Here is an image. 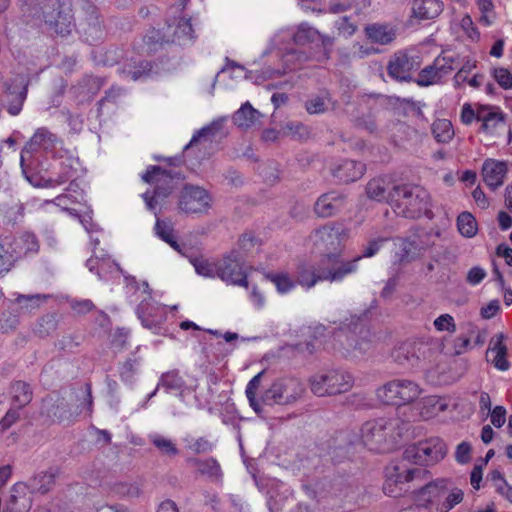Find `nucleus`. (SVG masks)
Wrapping results in <instances>:
<instances>
[{
	"mask_svg": "<svg viewBox=\"0 0 512 512\" xmlns=\"http://www.w3.org/2000/svg\"><path fill=\"white\" fill-rule=\"evenodd\" d=\"M421 59L418 55L399 51L389 60L387 72L390 77L398 81H410L413 71L419 69Z\"/></svg>",
	"mask_w": 512,
	"mask_h": 512,
	"instance_id": "obj_15",
	"label": "nucleus"
},
{
	"mask_svg": "<svg viewBox=\"0 0 512 512\" xmlns=\"http://www.w3.org/2000/svg\"><path fill=\"white\" fill-rule=\"evenodd\" d=\"M452 483L447 478L430 481L416 492L415 500L417 505L421 508H428L429 505H433L437 510L439 503L443 501Z\"/></svg>",
	"mask_w": 512,
	"mask_h": 512,
	"instance_id": "obj_16",
	"label": "nucleus"
},
{
	"mask_svg": "<svg viewBox=\"0 0 512 512\" xmlns=\"http://www.w3.org/2000/svg\"><path fill=\"white\" fill-rule=\"evenodd\" d=\"M324 275V268L322 261L318 266L302 265L298 268L297 280L301 286L307 288L313 287L318 281L326 280L322 278Z\"/></svg>",
	"mask_w": 512,
	"mask_h": 512,
	"instance_id": "obj_31",
	"label": "nucleus"
},
{
	"mask_svg": "<svg viewBox=\"0 0 512 512\" xmlns=\"http://www.w3.org/2000/svg\"><path fill=\"white\" fill-rule=\"evenodd\" d=\"M32 505L31 491L28 485L16 483L10 490V495L6 503L7 512H28Z\"/></svg>",
	"mask_w": 512,
	"mask_h": 512,
	"instance_id": "obj_23",
	"label": "nucleus"
},
{
	"mask_svg": "<svg viewBox=\"0 0 512 512\" xmlns=\"http://www.w3.org/2000/svg\"><path fill=\"white\" fill-rule=\"evenodd\" d=\"M434 68L438 70V74L442 79L446 75H448L452 70L456 67L454 66V59L450 56H438L434 60Z\"/></svg>",
	"mask_w": 512,
	"mask_h": 512,
	"instance_id": "obj_57",
	"label": "nucleus"
},
{
	"mask_svg": "<svg viewBox=\"0 0 512 512\" xmlns=\"http://www.w3.org/2000/svg\"><path fill=\"white\" fill-rule=\"evenodd\" d=\"M360 259L361 257H356L350 261H344L339 256L329 253L322 259L324 268L322 278L329 281H341L357 270V263Z\"/></svg>",
	"mask_w": 512,
	"mask_h": 512,
	"instance_id": "obj_18",
	"label": "nucleus"
},
{
	"mask_svg": "<svg viewBox=\"0 0 512 512\" xmlns=\"http://www.w3.org/2000/svg\"><path fill=\"white\" fill-rule=\"evenodd\" d=\"M264 371H261L259 372L258 374H256L247 384L246 386V390H245V393H246V397L249 401V404L250 406L253 408V410L256 412V413H260L262 411V407H261V400L259 401L257 398H256V392L261 384V379L264 375Z\"/></svg>",
	"mask_w": 512,
	"mask_h": 512,
	"instance_id": "obj_45",
	"label": "nucleus"
},
{
	"mask_svg": "<svg viewBox=\"0 0 512 512\" xmlns=\"http://www.w3.org/2000/svg\"><path fill=\"white\" fill-rule=\"evenodd\" d=\"M365 172V165L362 162L344 159L331 168V173L339 183L348 184L360 179Z\"/></svg>",
	"mask_w": 512,
	"mask_h": 512,
	"instance_id": "obj_22",
	"label": "nucleus"
},
{
	"mask_svg": "<svg viewBox=\"0 0 512 512\" xmlns=\"http://www.w3.org/2000/svg\"><path fill=\"white\" fill-rule=\"evenodd\" d=\"M430 355L431 347L424 341H406L398 345L392 352L393 360L404 367L418 366Z\"/></svg>",
	"mask_w": 512,
	"mask_h": 512,
	"instance_id": "obj_13",
	"label": "nucleus"
},
{
	"mask_svg": "<svg viewBox=\"0 0 512 512\" xmlns=\"http://www.w3.org/2000/svg\"><path fill=\"white\" fill-rule=\"evenodd\" d=\"M215 444L206 437H199L189 442L187 448L195 454L209 453Z\"/></svg>",
	"mask_w": 512,
	"mask_h": 512,
	"instance_id": "obj_56",
	"label": "nucleus"
},
{
	"mask_svg": "<svg viewBox=\"0 0 512 512\" xmlns=\"http://www.w3.org/2000/svg\"><path fill=\"white\" fill-rule=\"evenodd\" d=\"M389 184L383 178L371 179L366 185V195L369 199L378 202L387 201L390 204Z\"/></svg>",
	"mask_w": 512,
	"mask_h": 512,
	"instance_id": "obj_38",
	"label": "nucleus"
},
{
	"mask_svg": "<svg viewBox=\"0 0 512 512\" xmlns=\"http://www.w3.org/2000/svg\"><path fill=\"white\" fill-rule=\"evenodd\" d=\"M154 230L161 240L169 244L174 250L183 256H187L185 245H181L176 241L174 228L171 223L157 219Z\"/></svg>",
	"mask_w": 512,
	"mask_h": 512,
	"instance_id": "obj_32",
	"label": "nucleus"
},
{
	"mask_svg": "<svg viewBox=\"0 0 512 512\" xmlns=\"http://www.w3.org/2000/svg\"><path fill=\"white\" fill-rule=\"evenodd\" d=\"M181 179L182 176L180 173L165 170L160 166H150L146 173L142 175L144 182L154 186L152 193L146 191L142 194L147 209L155 211L157 206L171 195Z\"/></svg>",
	"mask_w": 512,
	"mask_h": 512,
	"instance_id": "obj_4",
	"label": "nucleus"
},
{
	"mask_svg": "<svg viewBox=\"0 0 512 512\" xmlns=\"http://www.w3.org/2000/svg\"><path fill=\"white\" fill-rule=\"evenodd\" d=\"M433 325L435 329L439 332L447 331L450 333H454L456 331V324L454 318L450 314L440 315L434 320Z\"/></svg>",
	"mask_w": 512,
	"mask_h": 512,
	"instance_id": "obj_59",
	"label": "nucleus"
},
{
	"mask_svg": "<svg viewBox=\"0 0 512 512\" xmlns=\"http://www.w3.org/2000/svg\"><path fill=\"white\" fill-rule=\"evenodd\" d=\"M336 340L345 356L358 358L371 348L370 332L364 326H355L354 331L340 330Z\"/></svg>",
	"mask_w": 512,
	"mask_h": 512,
	"instance_id": "obj_10",
	"label": "nucleus"
},
{
	"mask_svg": "<svg viewBox=\"0 0 512 512\" xmlns=\"http://www.w3.org/2000/svg\"><path fill=\"white\" fill-rule=\"evenodd\" d=\"M23 16L44 22L57 34L71 30L70 7L66 0H21Z\"/></svg>",
	"mask_w": 512,
	"mask_h": 512,
	"instance_id": "obj_1",
	"label": "nucleus"
},
{
	"mask_svg": "<svg viewBox=\"0 0 512 512\" xmlns=\"http://www.w3.org/2000/svg\"><path fill=\"white\" fill-rule=\"evenodd\" d=\"M60 143L61 140L59 139V137L56 134L52 133L49 129H47L46 127L38 128L33 134V136L30 138L29 142L26 143L21 152L20 163L23 173L27 175L25 166L27 154L38 150L51 152ZM26 178L32 183L29 176H26Z\"/></svg>",
	"mask_w": 512,
	"mask_h": 512,
	"instance_id": "obj_14",
	"label": "nucleus"
},
{
	"mask_svg": "<svg viewBox=\"0 0 512 512\" xmlns=\"http://www.w3.org/2000/svg\"><path fill=\"white\" fill-rule=\"evenodd\" d=\"M78 160L74 158H66L60 163V170L54 179H49L51 185H61L67 181L73 180L77 175Z\"/></svg>",
	"mask_w": 512,
	"mask_h": 512,
	"instance_id": "obj_43",
	"label": "nucleus"
},
{
	"mask_svg": "<svg viewBox=\"0 0 512 512\" xmlns=\"http://www.w3.org/2000/svg\"><path fill=\"white\" fill-rule=\"evenodd\" d=\"M2 97L7 104V111L10 115H18L27 97L28 83L25 77L17 74L11 78L2 79Z\"/></svg>",
	"mask_w": 512,
	"mask_h": 512,
	"instance_id": "obj_11",
	"label": "nucleus"
},
{
	"mask_svg": "<svg viewBox=\"0 0 512 512\" xmlns=\"http://www.w3.org/2000/svg\"><path fill=\"white\" fill-rule=\"evenodd\" d=\"M57 471L49 470L36 474L29 482V490L45 494L55 485Z\"/></svg>",
	"mask_w": 512,
	"mask_h": 512,
	"instance_id": "obj_36",
	"label": "nucleus"
},
{
	"mask_svg": "<svg viewBox=\"0 0 512 512\" xmlns=\"http://www.w3.org/2000/svg\"><path fill=\"white\" fill-rule=\"evenodd\" d=\"M313 237L317 246L326 251H334L348 237V230L342 224L331 222L316 229Z\"/></svg>",
	"mask_w": 512,
	"mask_h": 512,
	"instance_id": "obj_17",
	"label": "nucleus"
},
{
	"mask_svg": "<svg viewBox=\"0 0 512 512\" xmlns=\"http://www.w3.org/2000/svg\"><path fill=\"white\" fill-rule=\"evenodd\" d=\"M441 81L440 75L438 74V70L434 68V62L431 65L423 68L419 73L415 80V82L422 87H426L429 85L436 84Z\"/></svg>",
	"mask_w": 512,
	"mask_h": 512,
	"instance_id": "obj_51",
	"label": "nucleus"
},
{
	"mask_svg": "<svg viewBox=\"0 0 512 512\" xmlns=\"http://www.w3.org/2000/svg\"><path fill=\"white\" fill-rule=\"evenodd\" d=\"M353 384V376L342 369L323 370L309 378L310 389L318 397L345 393Z\"/></svg>",
	"mask_w": 512,
	"mask_h": 512,
	"instance_id": "obj_5",
	"label": "nucleus"
},
{
	"mask_svg": "<svg viewBox=\"0 0 512 512\" xmlns=\"http://www.w3.org/2000/svg\"><path fill=\"white\" fill-rule=\"evenodd\" d=\"M12 405L21 409L28 405L33 397L30 385L23 381H16L11 386Z\"/></svg>",
	"mask_w": 512,
	"mask_h": 512,
	"instance_id": "obj_39",
	"label": "nucleus"
},
{
	"mask_svg": "<svg viewBox=\"0 0 512 512\" xmlns=\"http://www.w3.org/2000/svg\"><path fill=\"white\" fill-rule=\"evenodd\" d=\"M390 205L397 215L415 219L429 211V192L419 185H395L390 190Z\"/></svg>",
	"mask_w": 512,
	"mask_h": 512,
	"instance_id": "obj_3",
	"label": "nucleus"
},
{
	"mask_svg": "<svg viewBox=\"0 0 512 512\" xmlns=\"http://www.w3.org/2000/svg\"><path fill=\"white\" fill-rule=\"evenodd\" d=\"M152 65L148 61H141L138 65L133 68H125L123 69V73L127 76H130L133 80H138L142 76L147 75L151 71Z\"/></svg>",
	"mask_w": 512,
	"mask_h": 512,
	"instance_id": "obj_62",
	"label": "nucleus"
},
{
	"mask_svg": "<svg viewBox=\"0 0 512 512\" xmlns=\"http://www.w3.org/2000/svg\"><path fill=\"white\" fill-rule=\"evenodd\" d=\"M158 387H163L168 393L177 392L181 399H183L185 391L188 390L184 379L175 370L163 373L158 382Z\"/></svg>",
	"mask_w": 512,
	"mask_h": 512,
	"instance_id": "obj_33",
	"label": "nucleus"
},
{
	"mask_svg": "<svg viewBox=\"0 0 512 512\" xmlns=\"http://www.w3.org/2000/svg\"><path fill=\"white\" fill-rule=\"evenodd\" d=\"M225 119L224 118H219L217 120H214L212 121L209 125L201 128L200 130H198L192 137V139L190 140V142L185 146V150L188 149L189 147L193 146L195 143L198 142V140L201 138V137H206V136H215L217 133L220 132V130L222 129L223 127V123H224Z\"/></svg>",
	"mask_w": 512,
	"mask_h": 512,
	"instance_id": "obj_49",
	"label": "nucleus"
},
{
	"mask_svg": "<svg viewBox=\"0 0 512 512\" xmlns=\"http://www.w3.org/2000/svg\"><path fill=\"white\" fill-rule=\"evenodd\" d=\"M190 462L196 467L197 472L208 477L212 481H218L222 477L220 464L215 458L197 459L193 458Z\"/></svg>",
	"mask_w": 512,
	"mask_h": 512,
	"instance_id": "obj_35",
	"label": "nucleus"
},
{
	"mask_svg": "<svg viewBox=\"0 0 512 512\" xmlns=\"http://www.w3.org/2000/svg\"><path fill=\"white\" fill-rule=\"evenodd\" d=\"M448 408L445 398L440 396H429L422 400L420 407V415L424 419H430Z\"/></svg>",
	"mask_w": 512,
	"mask_h": 512,
	"instance_id": "obj_34",
	"label": "nucleus"
},
{
	"mask_svg": "<svg viewBox=\"0 0 512 512\" xmlns=\"http://www.w3.org/2000/svg\"><path fill=\"white\" fill-rule=\"evenodd\" d=\"M319 36L320 32L317 29L308 24H301L293 35V41L297 45H305L318 40Z\"/></svg>",
	"mask_w": 512,
	"mask_h": 512,
	"instance_id": "obj_47",
	"label": "nucleus"
},
{
	"mask_svg": "<svg viewBox=\"0 0 512 512\" xmlns=\"http://www.w3.org/2000/svg\"><path fill=\"white\" fill-rule=\"evenodd\" d=\"M505 335L503 333L496 334L490 341L487 353L492 352L495 354L492 363L494 366L501 370L506 371L509 368V363L506 360L507 346L504 344Z\"/></svg>",
	"mask_w": 512,
	"mask_h": 512,
	"instance_id": "obj_30",
	"label": "nucleus"
},
{
	"mask_svg": "<svg viewBox=\"0 0 512 512\" xmlns=\"http://www.w3.org/2000/svg\"><path fill=\"white\" fill-rule=\"evenodd\" d=\"M259 116V111L246 102L234 113L233 121L240 128H249L256 123Z\"/></svg>",
	"mask_w": 512,
	"mask_h": 512,
	"instance_id": "obj_40",
	"label": "nucleus"
},
{
	"mask_svg": "<svg viewBox=\"0 0 512 512\" xmlns=\"http://www.w3.org/2000/svg\"><path fill=\"white\" fill-rule=\"evenodd\" d=\"M211 194L198 185L185 184L178 194V210L187 215L207 214L212 207Z\"/></svg>",
	"mask_w": 512,
	"mask_h": 512,
	"instance_id": "obj_9",
	"label": "nucleus"
},
{
	"mask_svg": "<svg viewBox=\"0 0 512 512\" xmlns=\"http://www.w3.org/2000/svg\"><path fill=\"white\" fill-rule=\"evenodd\" d=\"M155 309L149 301H146V298H142L141 303L137 306L136 313L145 327L151 328L155 324V320L150 319L155 316Z\"/></svg>",
	"mask_w": 512,
	"mask_h": 512,
	"instance_id": "obj_52",
	"label": "nucleus"
},
{
	"mask_svg": "<svg viewBox=\"0 0 512 512\" xmlns=\"http://www.w3.org/2000/svg\"><path fill=\"white\" fill-rule=\"evenodd\" d=\"M347 197L345 194L330 191L322 194L314 205L315 213L322 218H328L336 215L346 205Z\"/></svg>",
	"mask_w": 512,
	"mask_h": 512,
	"instance_id": "obj_21",
	"label": "nucleus"
},
{
	"mask_svg": "<svg viewBox=\"0 0 512 512\" xmlns=\"http://www.w3.org/2000/svg\"><path fill=\"white\" fill-rule=\"evenodd\" d=\"M432 134L438 143H449L454 137V129L448 119H437L431 126Z\"/></svg>",
	"mask_w": 512,
	"mask_h": 512,
	"instance_id": "obj_44",
	"label": "nucleus"
},
{
	"mask_svg": "<svg viewBox=\"0 0 512 512\" xmlns=\"http://www.w3.org/2000/svg\"><path fill=\"white\" fill-rule=\"evenodd\" d=\"M6 240H8L6 238ZM15 259L29 253H37L39 249V243L36 236L32 233L25 232L19 237L13 239V241H6Z\"/></svg>",
	"mask_w": 512,
	"mask_h": 512,
	"instance_id": "obj_27",
	"label": "nucleus"
},
{
	"mask_svg": "<svg viewBox=\"0 0 512 512\" xmlns=\"http://www.w3.org/2000/svg\"><path fill=\"white\" fill-rule=\"evenodd\" d=\"M243 258L232 251L217 262L218 277L229 285L248 287L247 274L243 267Z\"/></svg>",
	"mask_w": 512,
	"mask_h": 512,
	"instance_id": "obj_12",
	"label": "nucleus"
},
{
	"mask_svg": "<svg viewBox=\"0 0 512 512\" xmlns=\"http://www.w3.org/2000/svg\"><path fill=\"white\" fill-rule=\"evenodd\" d=\"M419 385L409 379H393L376 390L377 398L384 404L405 405L420 395Z\"/></svg>",
	"mask_w": 512,
	"mask_h": 512,
	"instance_id": "obj_7",
	"label": "nucleus"
},
{
	"mask_svg": "<svg viewBox=\"0 0 512 512\" xmlns=\"http://www.w3.org/2000/svg\"><path fill=\"white\" fill-rule=\"evenodd\" d=\"M138 365L136 359H127L119 368L121 379L126 383H132Z\"/></svg>",
	"mask_w": 512,
	"mask_h": 512,
	"instance_id": "obj_58",
	"label": "nucleus"
},
{
	"mask_svg": "<svg viewBox=\"0 0 512 512\" xmlns=\"http://www.w3.org/2000/svg\"><path fill=\"white\" fill-rule=\"evenodd\" d=\"M6 242H0V275H3L10 271L15 261V257L11 252L10 248H6Z\"/></svg>",
	"mask_w": 512,
	"mask_h": 512,
	"instance_id": "obj_55",
	"label": "nucleus"
},
{
	"mask_svg": "<svg viewBox=\"0 0 512 512\" xmlns=\"http://www.w3.org/2000/svg\"><path fill=\"white\" fill-rule=\"evenodd\" d=\"M459 232L468 238L477 233V223L474 216L469 212H462L457 218Z\"/></svg>",
	"mask_w": 512,
	"mask_h": 512,
	"instance_id": "obj_48",
	"label": "nucleus"
},
{
	"mask_svg": "<svg viewBox=\"0 0 512 512\" xmlns=\"http://www.w3.org/2000/svg\"><path fill=\"white\" fill-rule=\"evenodd\" d=\"M186 257L190 259L197 274L209 278L218 277L217 263L212 264L203 258L190 257L188 255Z\"/></svg>",
	"mask_w": 512,
	"mask_h": 512,
	"instance_id": "obj_50",
	"label": "nucleus"
},
{
	"mask_svg": "<svg viewBox=\"0 0 512 512\" xmlns=\"http://www.w3.org/2000/svg\"><path fill=\"white\" fill-rule=\"evenodd\" d=\"M480 131L494 137H498L502 132L507 131L508 140L511 141L512 138L511 128L506 124L505 114L501 110L490 118L489 122L481 124Z\"/></svg>",
	"mask_w": 512,
	"mask_h": 512,
	"instance_id": "obj_37",
	"label": "nucleus"
},
{
	"mask_svg": "<svg viewBox=\"0 0 512 512\" xmlns=\"http://www.w3.org/2000/svg\"><path fill=\"white\" fill-rule=\"evenodd\" d=\"M164 38L157 39L160 43H178L179 45H187L193 42L195 35L192 28L191 19L181 17L173 23L167 24V31Z\"/></svg>",
	"mask_w": 512,
	"mask_h": 512,
	"instance_id": "obj_20",
	"label": "nucleus"
},
{
	"mask_svg": "<svg viewBox=\"0 0 512 512\" xmlns=\"http://www.w3.org/2000/svg\"><path fill=\"white\" fill-rule=\"evenodd\" d=\"M331 103L330 94L326 91L310 96L304 103L306 112L310 115L324 114Z\"/></svg>",
	"mask_w": 512,
	"mask_h": 512,
	"instance_id": "obj_42",
	"label": "nucleus"
},
{
	"mask_svg": "<svg viewBox=\"0 0 512 512\" xmlns=\"http://www.w3.org/2000/svg\"><path fill=\"white\" fill-rule=\"evenodd\" d=\"M399 250L395 253V261L399 264H406L419 257L426 249V245L416 239V236L409 238H398Z\"/></svg>",
	"mask_w": 512,
	"mask_h": 512,
	"instance_id": "obj_26",
	"label": "nucleus"
},
{
	"mask_svg": "<svg viewBox=\"0 0 512 512\" xmlns=\"http://www.w3.org/2000/svg\"><path fill=\"white\" fill-rule=\"evenodd\" d=\"M100 88L99 80L96 77L86 76L80 82L78 89L84 96L90 97L94 95Z\"/></svg>",
	"mask_w": 512,
	"mask_h": 512,
	"instance_id": "obj_61",
	"label": "nucleus"
},
{
	"mask_svg": "<svg viewBox=\"0 0 512 512\" xmlns=\"http://www.w3.org/2000/svg\"><path fill=\"white\" fill-rule=\"evenodd\" d=\"M40 413L50 423H62L71 417L67 401L57 392H52L43 398Z\"/></svg>",
	"mask_w": 512,
	"mask_h": 512,
	"instance_id": "obj_19",
	"label": "nucleus"
},
{
	"mask_svg": "<svg viewBox=\"0 0 512 512\" xmlns=\"http://www.w3.org/2000/svg\"><path fill=\"white\" fill-rule=\"evenodd\" d=\"M406 462L408 461L403 459L386 467L385 476L388 477L390 482L405 486L408 482L426 473L425 469L408 467Z\"/></svg>",
	"mask_w": 512,
	"mask_h": 512,
	"instance_id": "obj_25",
	"label": "nucleus"
},
{
	"mask_svg": "<svg viewBox=\"0 0 512 512\" xmlns=\"http://www.w3.org/2000/svg\"><path fill=\"white\" fill-rule=\"evenodd\" d=\"M494 79L503 89L512 88V74L506 68H496L493 73Z\"/></svg>",
	"mask_w": 512,
	"mask_h": 512,
	"instance_id": "obj_64",
	"label": "nucleus"
},
{
	"mask_svg": "<svg viewBox=\"0 0 512 512\" xmlns=\"http://www.w3.org/2000/svg\"><path fill=\"white\" fill-rule=\"evenodd\" d=\"M48 295L34 294V295H18L17 303L21 305V308L35 309L40 306L41 303L48 299Z\"/></svg>",
	"mask_w": 512,
	"mask_h": 512,
	"instance_id": "obj_54",
	"label": "nucleus"
},
{
	"mask_svg": "<svg viewBox=\"0 0 512 512\" xmlns=\"http://www.w3.org/2000/svg\"><path fill=\"white\" fill-rule=\"evenodd\" d=\"M464 497L463 491L456 487L454 483H452L451 487L448 490V493L445 495L443 501L438 505V512H449L452 510L457 504L462 502Z\"/></svg>",
	"mask_w": 512,
	"mask_h": 512,
	"instance_id": "obj_46",
	"label": "nucleus"
},
{
	"mask_svg": "<svg viewBox=\"0 0 512 512\" xmlns=\"http://www.w3.org/2000/svg\"><path fill=\"white\" fill-rule=\"evenodd\" d=\"M267 278L276 286L279 293L285 294L295 287L294 281L285 273L268 274Z\"/></svg>",
	"mask_w": 512,
	"mask_h": 512,
	"instance_id": "obj_53",
	"label": "nucleus"
},
{
	"mask_svg": "<svg viewBox=\"0 0 512 512\" xmlns=\"http://www.w3.org/2000/svg\"><path fill=\"white\" fill-rule=\"evenodd\" d=\"M443 11L440 0H413L412 14L420 20H429L438 17Z\"/></svg>",
	"mask_w": 512,
	"mask_h": 512,
	"instance_id": "obj_28",
	"label": "nucleus"
},
{
	"mask_svg": "<svg viewBox=\"0 0 512 512\" xmlns=\"http://www.w3.org/2000/svg\"><path fill=\"white\" fill-rule=\"evenodd\" d=\"M366 35L374 43L390 44L396 38V29L389 24L374 23L365 28Z\"/></svg>",
	"mask_w": 512,
	"mask_h": 512,
	"instance_id": "obj_29",
	"label": "nucleus"
},
{
	"mask_svg": "<svg viewBox=\"0 0 512 512\" xmlns=\"http://www.w3.org/2000/svg\"><path fill=\"white\" fill-rule=\"evenodd\" d=\"M149 442L159 451L163 456L175 457L179 454L175 442L159 433H151L148 435Z\"/></svg>",
	"mask_w": 512,
	"mask_h": 512,
	"instance_id": "obj_41",
	"label": "nucleus"
},
{
	"mask_svg": "<svg viewBox=\"0 0 512 512\" xmlns=\"http://www.w3.org/2000/svg\"><path fill=\"white\" fill-rule=\"evenodd\" d=\"M305 386L296 377L277 378L261 395L265 405H292L302 398Z\"/></svg>",
	"mask_w": 512,
	"mask_h": 512,
	"instance_id": "obj_6",
	"label": "nucleus"
},
{
	"mask_svg": "<svg viewBox=\"0 0 512 512\" xmlns=\"http://www.w3.org/2000/svg\"><path fill=\"white\" fill-rule=\"evenodd\" d=\"M115 492L123 497H138L141 489L137 483L120 482L115 485Z\"/></svg>",
	"mask_w": 512,
	"mask_h": 512,
	"instance_id": "obj_60",
	"label": "nucleus"
},
{
	"mask_svg": "<svg viewBox=\"0 0 512 512\" xmlns=\"http://www.w3.org/2000/svg\"><path fill=\"white\" fill-rule=\"evenodd\" d=\"M447 448L442 439L431 437L408 446L404 451V460L418 465H430L442 460Z\"/></svg>",
	"mask_w": 512,
	"mask_h": 512,
	"instance_id": "obj_8",
	"label": "nucleus"
},
{
	"mask_svg": "<svg viewBox=\"0 0 512 512\" xmlns=\"http://www.w3.org/2000/svg\"><path fill=\"white\" fill-rule=\"evenodd\" d=\"M285 130L295 139H303L309 135L308 127L301 122H289L285 125Z\"/></svg>",
	"mask_w": 512,
	"mask_h": 512,
	"instance_id": "obj_63",
	"label": "nucleus"
},
{
	"mask_svg": "<svg viewBox=\"0 0 512 512\" xmlns=\"http://www.w3.org/2000/svg\"><path fill=\"white\" fill-rule=\"evenodd\" d=\"M404 423L398 417H383L365 422L360 429L357 440H351V445L362 444L370 449L384 450L383 444H395L402 436Z\"/></svg>",
	"mask_w": 512,
	"mask_h": 512,
	"instance_id": "obj_2",
	"label": "nucleus"
},
{
	"mask_svg": "<svg viewBox=\"0 0 512 512\" xmlns=\"http://www.w3.org/2000/svg\"><path fill=\"white\" fill-rule=\"evenodd\" d=\"M507 172V164L495 159H486L482 166L483 180L492 190L503 185Z\"/></svg>",
	"mask_w": 512,
	"mask_h": 512,
	"instance_id": "obj_24",
	"label": "nucleus"
}]
</instances>
